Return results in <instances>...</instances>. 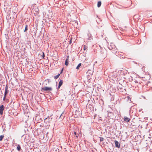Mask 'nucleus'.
<instances>
[{"label":"nucleus","instance_id":"obj_28","mask_svg":"<svg viewBox=\"0 0 152 152\" xmlns=\"http://www.w3.org/2000/svg\"><path fill=\"white\" fill-rule=\"evenodd\" d=\"M109 49H111V48H110V47H109Z\"/></svg>","mask_w":152,"mask_h":152},{"label":"nucleus","instance_id":"obj_26","mask_svg":"<svg viewBox=\"0 0 152 152\" xmlns=\"http://www.w3.org/2000/svg\"><path fill=\"white\" fill-rule=\"evenodd\" d=\"M71 40H70V43H71Z\"/></svg>","mask_w":152,"mask_h":152},{"label":"nucleus","instance_id":"obj_5","mask_svg":"<svg viewBox=\"0 0 152 152\" xmlns=\"http://www.w3.org/2000/svg\"><path fill=\"white\" fill-rule=\"evenodd\" d=\"M53 151L54 152H59V149L58 148L57 146H54L53 148Z\"/></svg>","mask_w":152,"mask_h":152},{"label":"nucleus","instance_id":"obj_20","mask_svg":"<svg viewBox=\"0 0 152 152\" xmlns=\"http://www.w3.org/2000/svg\"><path fill=\"white\" fill-rule=\"evenodd\" d=\"M42 57L43 58H44L45 57V54L44 52H42Z\"/></svg>","mask_w":152,"mask_h":152},{"label":"nucleus","instance_id":"obj_9","mask_svg":"<svg viewBox=\"0 0 152 152\" xmlns=\"http://www.w3.org/2000/svg\"><path fill=\"white\" fill-rule=\"evenodd\" d=\"M8 89V87L7 86H6L5 87V92L4 93V95L5 96H6V94L8 93V91L7 90Z\"/></svg>","mask_w":152,"mask_h":152},{"label":"nucleus","instance_id":"obj_11","mask_svg":"<svg viewBox=\"0 0 152 152\" xmlns=\"http://www.w3.org/2000/svg\"><path fill=\"white\" fill-rule=\"evenodd\" d=\"M101 5V1H99L97 3V7H100Z\"/></svg>","mask_w":152,"mask_h":152},{"label":"nucleus","instance_id":"obj_4","mask_svg":"<svg viewBox=\"0 0 152 152\" xmlns=\"http://www.w3.org/2000/svg\"><path fill=\"white\" fill-rule=\"evenodd\" d=\"M4 109V106L3 105L0 106V114L2 115L3 113V110Z\"/></svg>","mask_w":152,"mask_h":152},{"label":"nucleus","instance_id":"obj_22","mask_svg":"<svg viewBox=\"0 0 152 152\" xmlns=\"http://www.w3.org/2000/svg\"><path fill=\"white\" fill-rule=\"evenodd\" d=\"M6 96H5V95H4V96L3 98V100L4 101L5 100V99H6Z\"/></svg>","mask_w":152,"mask_h":152},{"label":"nucleus","instance_id":"obj_19","mask_svg":"<svg viewBox=\"0 0 152 152\" xmlns=\"http://www.w3.org/2000/svg\"><path fill=\"white\" fill-rule=\"evenodd\" d=\"M87 48V47L86 46V45H84V48L83 50H85Z\"/></svg>","mask_w":152,"mask_h":152},{"label":"nucleus","instance_id":"obj_3","mask_svg":"<svg viewBox=\"0 0 152 152\" xmlns=\"http://www.w3.org/2000/svg\"><path fill=\"white\" fill-rule=\"evenodd\" d=\"M42 91H51L52 90V88L50 87H46L42 88Z\"/></svg>","mask_w":152,"mask_h":152},{"label":"nucleus","instance_id":"obj_10","mask_svg":"<svg viewBox=\"0 0 152 152\" xmlns=\"http://www.w3.org/2000/svg\"><path fill=\"white\" fill-rule=\"evenodd\" d=\"M63 83V81L62 80H61L59 83L58 84V88H59L62 85Z\"/></svg>","mask_w":152,"mask_h":152},{"label":"nucleus","instance_id":"obj_24","mask_svg":"<svg viewBox=\"0 0 152 152\" xmlns=\"http://www.w3.org/2000/svg\"><path fill=\"white\" fill-rule=\"evenodd\" d=\"M63 71V69H62V70H61V73H60L61 74L62 73V72Z\"/></svg>","mask_w":152,"mask_h":152},{"label":"nucleus","instance_id":"obj_8","mask_svg":"<svg viewBox=\"0 0 152 152\" xmlns=\"http://www.w3.org/2000/svg\"><path fill=\"white\" fill-rule=\"evenodd\" d=\"M69 56H67L66 59L65 61V64L66 66H68L69 64Z\"/></svg>","mask_w":152,"mask_h":152},{"label":"nucleus","instance_id":"obj_1","mask_svg":"<svg viewBox=\"0 0 152 152\" xmlns=\"http://www.w3.org/2000/svg\"><path fill=\"white\" fill-rule=\"evenodd\" d=\"M52 118H50V117H48L46 118L44 120V121L45 124V126H49L50 125V123L51 121Z\"/></svg>","mask_w":152,"mask_h":152},{"label":"nucleus","instance_id":"obj_18","mask_svg":"<svg viewBox=\"0 0 152 152\" xmlns=\"http://www.w3.org/2000/svg\"><path fill=\"white\" fill-rule=\"evenodd\" d=\"M99 138H100V142H102V141H103L104 138L103 137H100Z\"/></svg>","mask_w":152,"mask_h":152},{"label":"nucleus","instance_id":"obj_13","mask_svg":"<svg viewBox=\"0 0 152 152\" xmlns=\"http://www.w3.org/2000/svg\"><path fill=\"white\" fill-rule=\"evenodd\" d=\"M88 36L89 37V38H88L89 40H91V39H92V38H91V34H88Z\"/></svg>","mask_w":152,"mask_h":152},{"label":"nucleus","instance_id":"obj_16","mask_svg":"<svg viewBox=\"0 0 152 152\" xmlns=\"http://www.w3.org/2000/svg\"><path fill=\"white\" fill-rule=\"evenodd\" d=\"M4 137V136L3 135H1L0 136V141L2 140Z\"/></svg>","mask_w":152,"mask_h":152},{"label":"nucleus","instance_id":"obj_12","mask_svg":"<svg viewBox=\"0 0 152 152\" xmlns=\"http://www.w3.org/2000/svg\"><path fill=\"white\" fill-rule=\"evenodd\" d=\"M17 149L18 151H20L21 149L20 146L19 145H18L17 146Z\"/></svg>","mask_w":152,"mask_h":152},{"label":"nucleus","instance_id":"obj_17","mask_svg":"<svg viewBox=\"0 0 152 152\" xmlns=\"http://www.w3.org/2000/svg\"><path fill=\"white\" fill-rule=\"evenodd\" d=\"M28 30V25H26L25 26V28L24 30V31H26Z\"/></svg>","mask_w":152,"mask_h":152},{"label":"nucleus","instance_id":"obj_6","mask_svg":"<svg viewBox=\"0 0 152 152\" xmlns=\"http://www.w3.org/2000/svg\"><path fill=\"white\" fill-rule=\"evenodd\" d=\"M114 142L115 144V147L118 148H120V145L118 142L116 140H115Z\"/></svg>","mask_w":152,"mask_h":152},{"label":"nucleus","instance_id":"obj_21","mask_svg":"<svg viewBox=\"0 0 152 152\" xmlns=\"http://www.w3.org/2000/svg\"><path fill=\"white\" fill-rule=\"evenodd\" d=\"M113 73L114 74V76H113L114 77L116 78L117 77V76L115 75H114V74L115 73H116V72H113Z\"/></svg>","mask_w":152,"mask_h":152},{"label":"nucleus","instance_id":"obj_27","mask_svg":"<svg viewBox=\"0 0 152 152\" xmlns=\"http://www.w3.org/2000/svg\"><path fill=\"white\" fill-rule=\"evenodd\" d=\"M76 137L77 138V137H78V136H77H77H76Z\"/></svg>","mask_w":152,"mask_h":152},{"label":"nucleus","instance_id":"obj_7","mask_svg":"<svg viewBox=\"0 0 152 152\" xmlns=\"http://www.w3.org/2000/svg\"><path fill=\"white\" fill-rule=\"evenodd\" d=\"M124 120L126 122H128L130 120V119L127 117L125 116L124 118Z\"/></svg>","mask_w":152,"mask_h":152},{"label":"nucleus","instance_id":"obj_23","mask_svg":"<svg viewBox=\"0 0 152 152\" xmlns=\"http://www.w3.org/2000/svg\"><path fill=\"white\" fill-rule=\"evenodd\" d=\"M63 113H64V112H63V113H62L61 114V115H60V118H61V116H62V114H63Z\"/></svg>","mask_w":152,"mask_h":152},{"label":"nucleus","instance_id":"obj_25","mask_svg":"<svg viewBox=\"0 0 152 152\" xmlns=\"http://www.w3.org/2000/svg\"><path fill=\"white\" fill-rule=\"evenodd\" d=\"M74 134L76 135V133L75 132H74Z\"/></svg>","mask_w":152,"mask_h":152},{"label":"nucleus","instance_id":"obj_2","mask_svg":"<svg viewBox=\"0 0 152 152\" xmlns=\"http://www.w3.org/2000/svg\"><path fill=\"white\" fill-rule=\"evenodd\" d=\"M35 8H34V9L32 10V11L34 14H38L39 11V10L37 7H36L35 6Z\"/></svg>","mask_w":152,"mask_h":152},{"label":"nucleus","instance_id":"obj_15","mask_svg":"<svg viewBox=\"0 0 152 152\" xmlns=\"http://www.w3.org/2000/svg\"><path fill=\"white\" fill-rule=\"evenodd\" d=\"M81 63H80L79 64L78 66H77V67H76V69H79V67L80 66H81Z\"/></svg>","mask_w":152,"mask_h":152},{"label":"nucleus","instance_id":"obj_14","mask_svg":"<svg viewBox=\"0 0 152 152\" xmlns=\"http://www.w3.org/2000/svg\"><path fill=\"white\" fill-rule=\"evenodd\" d=\"M60 74H58V75H57L55 76L54 77V78L55 79H57L59 77V76H60Z\"/></svg>","mask_w":152,"mask_h":152}]
</instances>
